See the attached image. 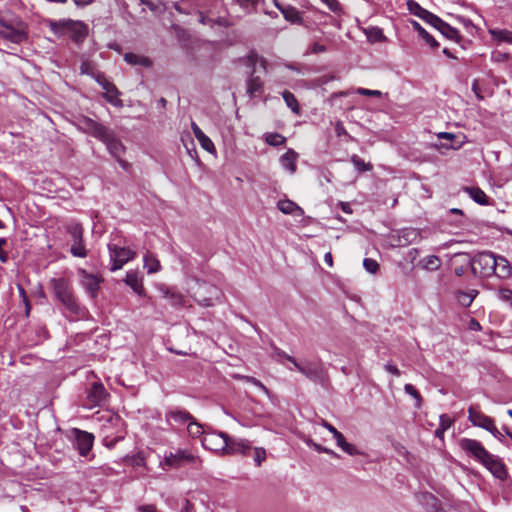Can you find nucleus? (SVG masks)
I'll return each instance as SVG.
<instances>
[{"mask_svg": "<svg viewBox=\"0 0 512 512\" xmlns=\"http://www.w3.org/2000/svg\"><path fill=\"white\" fill-rule=\"evenodd\" d=\"M77 127L103 142L113 157L119 158L124 153L125 147L114 132L95 120L83 117L78 121Z\"/></svg>", "mask_w": 512, "mask_h": 512, "instance_id": "f257e3e1", "label": "nucleus"}, {"mask_svg": "<svg viewBox=\"0 0 512 512\" xmlns=\"http://www.w3.org/2000/svg\"><path fill=\"white\" fill-rule=\"evenodd\" d=\"M66 438L71 442L73 449L78 452L79 456L87 461H91L94 458L92 448L95 437L92 433L78 428H71L66 432Z\"/></svg>", "mask_w": 512, "mask_h": 512, "instance_id": "f03ea898", "label": "nucleus"}, {"mask_svg": "<svg viewBox=\"0 0 512 512\" xmlns=\"http://www.w3.org/2000/svg\"><path fill=\"white\" fill-rule=\"evenodd\" d=\"M66 234L69 235L67 245L72 256L85 258L88 255V249L83 240V227L77 222H71L66 227Z\"/></svg>", "mask_w": 512, "mask_h": 512, "instance_id": "7ed1b4c3", "label": "nucleus"}, {"mask_svg": "<svg viewBox=\"0 0 512 512\" xmlns=\"http://www.w3.org/2000/svg\"><path fill=\"white\" fill-rule=\"evenodd\" d=\"M0 37L15 44L26 40L25 25L18 19L0 18Z\"/></svg>", "mask_w": 512, "mask_h": 512, "instance_id": "20e7f679", "label": "nucleus"}, {"mask_svg": "<svg viewBox=\"0 0 512 512\" xmlns=\"http://www.w3.org/2000/svg\"><path fill=\"white\" fill-rule=\"evenodd\" d=\"M197 288H192L195 301L203 306L210 307L215 305L220 300L221 291L214 285L208 284L205 281H196Z\"/></svg>", "mask_w": 512, "mask_h": 512, "instance_id": "39448f33", "label": "nucleus"}, {"mask_svg": "<svg viewBox=\"0 0 512 512\" xmlns=\"http://www.w3.org/2000/svg\"><path fill=\"white\" fill-rule=\"evenodd\" d=\"M495 256L492 252H481L471 261V269L474 275L478 277H489L497 269Z\"/></svg>", "mask_w": 512, "mask_h": 512, "instance_id": "423d86ee", "label": "nucleus"}, {"mask_svg": "<svg viewBox=\"0 0 512 512\" xmlns=\"http://www.w3.org/2000/svg\"><path fill=\"white\" fill-rule=\"evenodd\" d=\"M227 441L228 434L209 430L202 437L201 443L205 449L213 451L219 455H225L228 445Z\"/></svg>", "mask_w": 512, "mask_h": 512, "instance_id": "0eeeda50", "label": "nucleus"}, {"mask_svg": "<svg viewBox=\"0 0 512 512\" xmlns=\"http://www.w3.org/2000/svg\"><path fill=\"white\" fill-rule=\"evenodd\" d=\"M110 260L112 262L111 271L121 269L127 262L136 257V252L127 247H119L115 244L108 245Z\"/></svg>", "mask_w": 512, "mask_h": 512, "instance_id": "6e6552de", "label": "nucleus"}, {"mask_svg": "<svg viewBox=\"0 0 512 512\" xmlns=\"http://www.w3.org/2000/svg\"><path fill=\"white\" fill-rule=\"evenodd\" d=\"M196 460L194 456L187 449H178L175 452H169L165 454L163 462H160V466H168L170 468H179L185 463H193Z\"/></svg>", "mask_w": 512, "mask_h": 512, "instance_id": "1a4fd4ad", "label": "nucleus"}, {"mask_svg": "<svg viewBox=\"0 0 512 512\" xmlns=\"http://www.w3.org/2000/svg\"><path fill=\"white\" fill-rule=\"evenodd\" d=\"M459 445L469 456L473 457L477 462L482 463L486 457L490 454L482 443L478 440L462 438L459 441Z\"/></svg>", "mask_w": 512, "mask_h": 512, "instance_id": "9d476101", "label": "nucleus"}, {"mask_svg": "<svg viewBox=\"0 0 512 512\" xmlns=\"http://www.w3.org/2000/svg\"><path fill=\"white\" fill-rule=\"evenodd\" d=\"M293 367L312 381H319L323 377V369L319 361L305 360L300 363L295 360Z\"/></svg>", "mask_w": 512, "mask_h": 512, "instance_id": "9b49d317", "label": "nucleus"}, {"mask_svg": "<svg viewBox=\"0 0 512 512\" xmlns=\"http://www.w3.org/2000/svg\"><path fill=\"white\" fill-rule=\"evenodd\" d=\"M468 419L472 423L473 426H477L485 429L489 432V430L496 431V426L491 417L482 413L478 408L471 406L468 409Z\"/></svg>", "mask_w": 512, "mask_h": 512, "instance_id": "f8f14e48", "label": "nucleus"}, {"mask_svg": "<svg viewBox=\"0 0 512 512\" xmlns=\"http://www.w3.org/2000/svg\"><path fill=\"white\" fill-rule=\"evenodd\" d=\"M66 34L80 44L88 35V26L82 21L66 20Z\"/></svg>", "mask_w": 512, "mask_h": 512, "instance_id": "ddd939ff", "label": "nucleus"}, {"mask_svg": "<svg viewBox=\"0 0 512 512\" xmlns=\"http://www.w3.org/2000/svg\"><path fill=\"white\" fill-rule=\"evenodd\" d=\"M108 396L106 389L100 382H94L87 391L88 407L101 406Z\"/></svg>", "mask_w": 512, "mask_h": 512, "instance_id": "4468645a", "label": "nucleus"}, {"mask_svg": "<svg viewBox=\"0 0 512 512\" xmlns=\"http://www.w3.org/2000/svg\"><path fill=\"white\" fill-rule=\"evenodd\" d=\"M228 445L225 455L241 454L247 456L251 451V443L247 439L230 437L228 435Z\"/></svg>", "mask_w": 512, "mask_h": 512, "instance_id": "2eb2a0df", "label": "nucleus"}, {"mask_svg": "<svg viewBox=\"0 0 512 512\" xmlns=\"http://www.w3.org/2000/svg\"><path fill=\"white\" fill-rule=\"evenodd\" d=\"M79 274L82 286L91 297H94L102 279L95 274L87 273L84 269H79Z\"/></svg>", "mask_w": 512, "mask_h": 512, "instance_id": "dca6fc26", "label": "nucleus"}, {"mask_svg": "<svg viewBox=\"0 0 512 512\" xmlns=\"http://www.w3.org/2000/svg\"><path fill=\"white\" fill-rule=\"evenodd\" d=\"M488 469L496 478L503 479L506 476L505 466L502 461L495 455L489 454L488 457L481 463Z\"/></svg>", "mask_w": 512, "mask_h": 512, "instance_id": "f3484780", "label": "nucleus"}, {"mask_svg": "<svg viewBox=\"0 0 512 512\" xmlns=\"http://www.w3.org/2000/svg\"><path fill=\"white\" fill-rule=\"evenodd\" d=\"M488 33L491 41L495 45L509 44L512 45V31L504 28L489 27Z\"/></svg>", "mask_w": 512, "mask_h": 512, "instance_id": "a211bd4d", "label": "nucleus"}, {"mask_svg": "<svg viewBox=\"0 0 512 512\" xmlns=\"http://www.w3.org/2000/svg\"><path fill=\"white\" fill-rule=\"evenodd\" d=\"M124 282L128 285L137 295L144 296L145 289L143 287V277L138 271L130 270L126 273Z\"/></svg>", "mask_w": 512, "mask_h": 512, "instance_id": "6ab92c4d", "label": "nucleus"}, {"mask_svg": "<svg viewBox=\"0 0 512 512\" xmlns=\"http://www.w3.org/2000/svg\"><path fill=\"white\" fill-rule=\"evenodd\" d=\"M158 290L160 291L162 297L167 299L172 306L183 305L184 298L181 293L164 284L159 285Z\"/></svg>", "mask_w": 512, "mask_h": 512, "instance_id": "aec40b11", "label": "nucleus"}, {"mask_svg": "<svg viewBox=\"0 0 512 512\" xmlns=\"http://www.w3.org/2000/svg\"><path fill=\"white\" fill-rule=\"evenodd\" d=\"M277 208L284 214L294 215V216H302L304 211L301 207H299L295 202L284 199L280 200L277 203Z\"/></svg>", "mask_w": 512, "mask_h": 512, "instance_id": "412c9836", "label": "nucleus"}, {"mask_svg": "<svg viewBox=\"0 0 512 512\" xmlns=\"http://www.w3.org/2000/svg\"><path fill=\"white\" fill-rule=\"evenodd\" d=\"M438 138L439 139H444V140H447L449 143H440L439 145L436 144L435 147L437 149H453V150H457V149H460L463 144H464V141H458V142H454V140L456 139V135L453 134V133H449V132H440L438 134Z\"/></svg>", "mask_w": 512, "mask_h": 512, "instance_id": "4be33fe9", "label": "nucleus"}, {"mask_svg": "<svg viewBox=\"0 0 512 512\" xmlns=\"http://www.w3.org/2000/svg\"><path fill=\"white\" fill-rule=\"evenodd\" d=\"M298 154L293 149H288L280 158L281 166L293 174L296 172V161Z\"/></svg>", "mask_w": 512, "mask_h": 512, "instance_id": "5701e85b", "label": "nucleus"}, {"mask_svg": "<svg viewBox=\"0 0 512 512\" xmlns=\"http://www.w3.org/2000/svg\"><path fill=\"white\" fill-rule=\"evenodd\" d=\"M419 502L425 507L428 512H441V506L438 499L431 493H423L419 497Z\"/></svg>", "mask_w": 512, "mask_h": 512, "instance_id": "b1692460", "label": "nucleus"}, {"mask_svg": "<svg viewBox=\"0 0 512 512\" xmlns=\"http://www.w3.org/2000/svg\"><path fill=\"white\" fill-rule=\"evenodd\" d=\"M166 417L169 421H173L177 424H189V422L193 420V416L189 412L178 408L170 410L166 414Z\"/></svg>", "mask_w": 512, "mask_h": 512, "instance_id": "393cba45", "label": "nucleus"}, {"mask_svg": "<svg viewBox=\"0 0 512 512\" xmlns=\"http://www.w3.org/2000/svg\"><path fill=\"white\" fill-rule=\"evenodd\" d=\"M495 260L497 263V269H495L493 275L502 279L508 278L512 272L511 265L508 260L503 256H495Z\"/></svg>", "mask_w": 512, "mask_h": 512, "instance_id": "a878e982", "label": "nucleus"}, {"mask_svg": "<svg viewBox=\"0 0 512 512\" xmlns=\"http://www.w3.org/2000/svg\"><path fill=\"white\" fill-rule=\"evenodd\" d=\"M124 60L132 66H141L148 68L152 65V62L148 57L131 52L124 54Z\"/></svg>", "mask_w": 512, "mask_h": 512, "instance_id": "bb28decb", "label": "nucleus"}, {"mask_svg": "<svg viewBox=\"0 0 512 512\" xmlns=\"http://www.w3.org/2000/svg\"><path fill=\"white\" fill-rule=\"evenodd\" d=\"M276 6L281 10L286 21L291 22L293 24H302L303 18L301 13L294 7H286L282 8L277 3Z\"/></svg>", "mask_w": 512, "mask_h": 512, "instance_id": "cd10ccee", "label": "nucleus"}, {"mask_svg": "<svg viewBox=\"0 0 512 512\" xmlns=\"http://www.w3.org/2000/svg\"><path fill=\"white\" fill-rule=\"evenodd\" d=\"M144 268L148 274L157 273L161 270V264L158 258L150 252H147L143 258Z\"/></svg>", "mask_w": 512, "mask_h": 512, "instance_id": "c85d7f7f", "label": "nucleus"}, {"mask_svg": "<svg viewBox=\"0 0 512 512\" xmlns=\"http://www.w3.org/2000/svg\"><path fill=\"white\" fill-rule=\"evenodd\" d=\"M333 437L336 440L337 446L340 447L345 453L351 456L359 454L358 449L354 445L348 443L342 433L339 431H337Z\"/></svg>", "mask_w": 512, "mask_h": 512, "instance_id": "c756f323", "label": "nucleus"}, {"mask_svg": "<svg viewBox=\"0 0 512 512\" xmlns=\"http://www.w3.org/2000/svg\"><path fill=\"white\" fill-rule=\"evenodd\" d=\"M364 33L371 43L385 42L386 37L383 30L377 26H371L364 29Z\"/></svg>", "mask_w": 512, "mask_h": 512, "instance_id": "7c9ffc66", "label": "nucleus"}, {"mask_svg": "<svg viewBox=\"0 0 512 512\" xmlns=\"http://www.w3.org/2000/svg\"><path fill=\"white\" fill-rule=\"evenodd\" d=\"M120 95L121 93L116 86L110 87V89H107L103 93V97L105 98V100L114 107L118 108L123 107V101L120 99Z\"/></svg>", "mask_w": 512, "mask_h": 512, "instance_id": "2f4dec72", "label": "nucleus"}, {"mask_svg": "<svg viewBox=\"0 0 512 512\" xmlns=\"http://www.w3.org/2000/svg\"><path fill=\"white\" fill-rule=\"evenodd\" d=\"M463 191L480 205H486L488 203L486 194L479 187H464Z\"/></svg>", "mask_w": 512, "mask_h": 512, "instance_id": "473e14b6", "label": "nucleus"}, {"mask_svg": "<svg viewBox=\"0 0 512 512\" xmlns=\"http://www.w3.org/2000/svg\"><path fill=\"white\" fill-rule=\"evenodd\" d=\"M411 25L415 31L418 32L419 36L422 37L427 44L431 47H438V42L431 36L417 21H412Z\"/></svg>", "mask_w": 512, "mask_h": 512, "instance_id": "72a5a7b5", "label": "nucleus"}, {"mask_svg": "<svg viewBox=\"0 0 512 512\" xmlns=\"http://www.w3.org/2000/svg\"><path fill=\"white\" fill-rule=\"evenodd\" d=\"M420 265L425 270L435 271L439 269L441 260L436 255H429L420 261Z\"/></svg>", "mask_w": 512, "mask_h": 512, "instance_id": "f704fd0d", "label": "nucleus"}, {"mask_svg": "<svg viewBox=\"0 0 512 512\" xmlns=\"http://www.w3.org/2000/svg\"><path fill=\"white\" fill-rule=\"evenodd\" d=\"M271 357L272 359H274L275 361H277L278 363L284 365V361H288L290 362L292 365H294L295 363V358L288 355L286 352H284L283 350H281L280 348L278 347H273L272 348V352H271Z\"/></svg>", "mask_w": 512, "mask_h": 512, "instance_id": "c9c22d12", "label": "nucleus"}, {"mask_svg": "<svg viewBox=\"0 0 512 512\" xmlns=\"http://www.w3.org/2000/svg\"><path fill=\"white\" fill-rule=\"evenodd\" d=\"M67 311L76 314L78 317H83L85 315V309L66 292V312Z\"/></svg>", "mask_w": 512, "mask_h": 512, "instance_id": "e433bc0d", "label": "nucleus"}, {"mask_svg": "<svg viewBox=\"0 0 512 512\" xmlns=\"http://www.w3.org/2000/svg\"><path fill=\"white\" fill-rule=\"evenodd\" d=\"M187 431L190 436L196 438L202 435L204 436L205 433L209 431V429H205L203 425L196 422L193 418V420H191V422L188 424Z\"/></svg>", "mask_w": 512, "mask_h": 512, "instance_id": "4c0bfd02", "label": "nucleus"}, {"mask_svg": "<svg viewBox=\"0 0 512 512\" xmlns=\"http://www.w3.org/2000/svg\"><path fill=\"white\" fill-rule=\"evenodd\" d=\"M262 81L261 79L256 76V77H251L249 80H248V84H247V92L248 94L253 97L255 96L257 93H260L262 91Z\"/></svg>", "mask_w": 512, "mask_h": 512, "instance_id": "58836bf2", "label": "nucleus"}, {"mask_svg": "<svg viewBox=\"0 0 512 512\" xmlns=\"http://www.w3.org/2000/svg\"><path fill=\"white\" fill-rule=\"evenodd\" d=\"M436 29L439 30L445 37L451 40L457 39L459 36L458 30L444 21H442Z\"/></svg>", "mask_w": 512, "mask_h": 512, "instance_id": "ea45409f", "label": "nucleus"}, {"mask_svg": "<svg viewBox=\"0 0 512 512\" xmlns=\"http://www.w3.org/2000/svg\"><path fill=\"white\" fill-rule=\"evenodd\" d=\"M282 96L286 105L291 109V111L295 114H299L300 108L296 97L289 91H284Z\"/></svg>", "mask_w": 512, "mask_h": 512, "instance_id": "a19ab883", "label": "nucleus"}, {"mask_svg": "<svg viewBox=\"0 0 512 512\" xmlns=\"http://www.w3.org/2000/svg\"><path fill=\"white\" fill-rule=\"evenodd\" d=\"M407 8L410 11V13L416 15L420 19L425 18V16H428V10L421 7L416 1L414 0H408L407 1Z\"/></svg>", "mask_w": 512, "mask_h": 512, "instance_id": "79ce46f5", "label": "nucleus"}, {"mask_svg": "<svg viewBox=\"0 0 512 512\" xmlns=\"http://www.w3.org/2000/svg\"><path fill=\"white\" fill-rule=\"evenodd\" d=\"M265 141L267 144L276 147L283 145L286 141V138L278 133H268L265 135Z\"/></svg>", "mask_w": 512, "mask_h": 512, "instance_id": "37998d69", "label": "nucleus"}, {"mask_svg": "<svg viewBox=\"0 0 512 512\" xmlns=\"http://www.w3.org/2000/svg\"><path fill=\"white\" fill-rule=\"evenodd\" d=\"M351 162L359 172L372 170V165L370 163H366L362 158H360L357 155H353L351 157Z\"/></svg>", "mask_w": 512, "mask_h": 512, "instance_id": "c03bdc74", "label": "nucleus"}, {"mask_svg": "<svg viewBox=\"0 0 512 512\" xmlns=\"http://www.w3.org/2000/svg\"><path fill=\"white\" fill-rule=\"evenodd\" d=\"M266 450L262 447H255L253 449V460L257 467H260L262 463L266 460Z\"/></svg>", "mask_w": 512, "mask_h": 512, "instance_id": "a18cd8bd", "label": "nucleus"}, {"mask_svg": "<svg viewBox=\"0 0 512 512\" xmlns=\"http://www.w3.org/2000/svg\"><path fill=\"white\" fill-rule=\"evenodd\" d=\"M80 71H81L82 74L90 75L93 78L98 73L95 70V67H94L93 63H91L88 60L82 61L81 66H80Z\"/></svg>", "mask_w": 512, "mask_h": 512, "instance_id": "49530a36", "label": "nucleus"}, {"mask_svg": "<svg viewBox=\"0 0 512 512\" xmlns=\"http://www.w3.org/2000/svg\"><path fill=\"white\" fill-rule=\"evenodd\" d=\"M201 147L209 153L215 152V146L212 140L205 134L198 140Z\"/></svg>", "mask_w": 512, "mask_h": 512, "instance_id": "de8ad7c7", "label": "nucleus"}, {"mask_svg": "<svg viewBox=\"0 0 512 512\" xmlns=\"http://www.w3.org/2000/svg\"><path fill=\"white\" fill-rule=\"evenodd\" d=\"M95 81L102 87L104 91L110 89V87L115 86L112 82H110L102 73H97L94 77Z\"/></svg>", "mask_w": 512, "mask_h": 512, "instance_id": "09e8293b", "label": "nucleus"}, {"mask_svg": "<svg viewBox=\"0 0 512 512\" xmlns=\"http://www.w3.org/2000/svg\"><path fill=\"white\" fill-rule=\"evenodd\" d=\"M363 266L366 269V271L372 274L376 273L377 270L379 269V264L377 263V261L371 258H365L363 261Z\"/></svg>", "mask_w": 512, "mask_h": 512, "instance_id": "8fccbe9b", "label": "nucleus"}, {"mask_svg": "<svg viewBox=\"0 0 512 512\" xmlns=\"http://www.w3.org/2000/svg\"><path fill=\"white\" fill-rule=\"evenodd\" d=\"M404 391L406 394L412 396L417 401V406H420L421 396L412 384H406L404 386Z\"/></svg>", "mask_w": 512, "mask_h": 512, "instance_id": "3c124183", "label": "nucleus"}, {"mask_svg": "<svg viewBox=\"0 0 512 512\" xmlns=\"http://www.w3.org/2000/svg\"><path fill=\"white\" fill-rule=\"evenodd\" d=\"M54 283V293L56 297L61 301L64 302V285L62 283V279L53 281Z\"/></svg>", "mask_w": 512, "mask_h": 512, "instance_id": "603ef678", "label": "nucleus"}, {"mask_svg": "<svg viewBox=\"0 0 512 512\" xmlns=\"http://www.w3.org/2000/svg\"><path fill=\"white\" fill-rule=\"evenodd\" d=\"M243 379L246 380L247 382L253 384L254 386L258 387L263 393H265L267 396H269V394H270L269 390L266 388V386H264L256 378L250 377V376H243Z\"/></svg>", "mask_w": 512, "mask_h": 512, "instance_id": "864d4df0", "label": "nucleus"}, {"mask_svg": "<svg viewBox=\"0 0 512 512\" xmlns=\"http://www.w3.org/2000/svg\"><path fill=\"white\" fill-rule=\"evenodd\" d=\"M422 20H424L425 22H427L428 24L432 25L435 28H438V26L443 21L438 16L434 15L433 13H431L429 11H428V16H425V18H422Z\"/></svg>", "mask_w": 512, "mask_h": 512, "instance_id": "5fc2aeb1", "label": "nucleus"}, {"mask_svg": "<svg viewBox=\"0 0 512 512\" xmlns=\"http://www.w3.org/2000/svg\"><path fill=\"white\" fill-rule=\"evenodd\" d=\"M243 9L250 11L254 9L260 0H235Z\"/></svg>", "mask_w": 512, "mask_h": 512, "instance_id": "6e6d98bb", "label": "nucleus"}, {"mask_svg": "<svg viewBox=\"0 0 512 512\" xmlns=\"http://www.w3.org/2000/svg\"><path fill=\"white\" fill-rule=\"evenodd\" d=\"M334 13H341L342 8L338 0H321Z\"/></svg>", "mask_w": 512, "mask_h": 512, "instance_id": "4d7b16f0", "label": "nucleus"}, {"mask_svg": "<svg viewBox=\"0 0 512 512\" xmlns=\"http://www.w3.org/2000/svg\"><path fill=\"white\" fill-rule=\"evenodd\" d=\"M356 93L363 96L380 97L382 95L379 90H371L367 88H357Z\"/></svg>", "mask_w": 512, "mask_h": 512, "instance_id": "13d9d810", "label": "nucleus"}, {"mask_svg": "<svg viewBox=\"0 0 512 512\" xmlns=\"http://www.w3.org/2000/svg\"><path fill=\"white\" fill-rule=\"evenodd\" d=\"M498 298L506 302L512 301V290L508 288L499 289Z\"/></svg>", "mask_w": 512, "mask_h": 512, "instance_id": "bf43d9fd", "label": "nucleus"}, {"mask_svg": "<svg viewBox=\"0 0 512 512\" xmlns=\"http://www.w3.org/2000/svg\"><path fill=\"white\" fill-rule=\"evenodd\" d=\"M453 423V420L447 415L442 414L439 417V426L442 427L445 430H448Z\"/></svg>", "mask_w": 512, "mask_h": 512, "instance_id": "052dcab7", "label": "nucleus"}, {"mask_svg": "<svg viewBox=\"0 0 512 512\" xmlns=\"http://www.w3.org/2000/svg\"><path fill=\"white\" fill-rule=\"evenodd\" d=\"M50 28L55 35L62 36L64 34V23L63 22H50Z\"/></svg>", "mask_w": 512, "mask_h": 512, "instance_id": "680f3d73", "label": "nucleus"}, {"mask_svg": "<svg viewBox=\"0 0 512 512\" xmlns=\"http://www.w3.org/2000/svg\"><path fill=\"white\" fill-rule=\"evenodd\" d=\"M458 302L462 305V306H465V307H468L471 305V303L473 302L472 301V298L471 296H469L466 292H460L458 294Z\"/></svg>", "mask_w": 512, "mask_h": 512, "instance_id": "e2e57ef3", "label": "nucleus"}, {"mask_svg": "<svg viewBox=\"0 0 512 512\" xmlns=\"http://www.w3.org/2000/svg\"><path fill=\"white\" fill-rule=\"evenodd\" d=\"M441 512H462V510L459 506L446 503L441 506Z\"/></svg>", "mask_w": 512, "mask_h": 512, "instance_id": "0e129e2a", "label": "nucleus"}, {"mask_svg": "<svg viewBox=\"0 0 512 512\" xmlns=\"http://www.w3.org/2000/svg\"><path fill=\"white\" fill-rule=\"evenodd\" d=\"M468 328L472 331H479L481 330V325L476 319L470 318L468 322Z\"/></svg>", "mask_w": 512, "mask_h": 512, "instance_id": "69168bd1", "label": "nucleus"}, {"mask_svg": "<svg viewBox=\"0 0 512 512\" xmlns=\"http://www.w3.org/2000/svg\"><path fill=\"white\" fill-rule=\"evenodd\" d=\"M310 51L312 53H322V52H325L326 51V47L322 44H319V43H314L311 48H310Z\"/></svg>", "mask_w": 512, "mask_h": 512, "instance_id": "338daca9", "label": "nucleus"}, {"mask_svg": "<svg viewBox=\"0 0 512 512\" xmlns=\"http://www.w3.org/2000/svg\"><path fill=\"white\" fill-rule=\"evenodd\" d=\"M139 512H158L154 505H142L138 507Z\"/></svg>", "mask_w": 512, "mask_h": 512, "instance_id": "774afa93", "label": "nucleus"}]
</instances>
